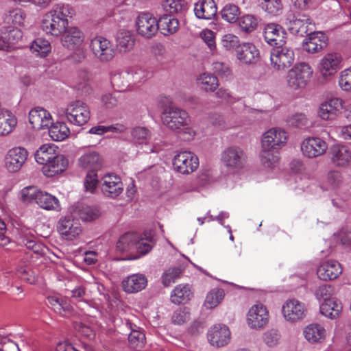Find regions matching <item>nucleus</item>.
I'll return each mask as SVG.
<instances>
[{
	"mask_svg": "<svg viewBox=\"0 0 351 351\" xmlns=\"http://www.w3.org/2000/svg\"><path fill=\"white\" fill-rule=\"evenodd\" d=\"M199 37L212 53L216 51L215 33L213 31L209 29H204L200 32Z\"/></svg>",
	"mask_w": 351,
	"mask_h": 351,
	"instance_id": "59",
	"label": "nucleus"
},
{
	"mask_svg": "<svg viewBox=\"0 0 351 351\" xmlns=\"http://www.w3.org/2000/svg\"><path fill=\"white\" fill-rule=\"evenodd\" d=\"M262 9L269 16H277L283 10L282 0H262Z\"/></svg>",
	"mask_w": 351,
	"mask_h": 351,
	"instance_id": "51",
	"label": "nucleus"
},
{
	"mask_svg": "<svg viewBox=\"0 0 351 351\" xmlns=\"http://www.w3.org/2000/svg\"><path fill=\"white\" fill-rule=\"evenodd\" d=\"M294 60L293 51L285 45L274 47L271 51L270 63L274 70L284 71L289 68Z\"/></svg>",
	"mask_w": 351,
	"mask_h": 351,
	"instance_id": "7",
	"label": "nucleus"
},
{
	"mask_svg": "<svg viewBox=\"0 0 351 351\" xmlns=\"http://www.w3.org/2000/svg\"><path fill=\"white\" fill-rule=\"evenodd\" d=\"M138 34L145 38H152L158 30V21L148 12L140 14L136 21Z\"/></svg>",
	"mask_w": 351,
	"mask_h": 351,
	"instance_id": "18",
	"label": "nucleus"
},
{
	"mask_svg": "<svg viewBox=\"0 0 351 351\" xmlns=\"http://www.w3.org/2000/svg\"><path fill=\"white\" fill-rule=\"evenodd\" d=\"M57 230L62 239L73 241L77 239L82 232L81 224L69 216L61 217L58 221Z\"/></svg>",
	"mask_w": 351,
	"mask_h": 351,
	"instance_id": "11",
	"label": "nucleus"
},
{
	"mask_svg": "<svg viewBox=\"0 0 351 351\" xmlns=\"http://www.w3.org/2000/svg\"><path fill=\"white\" fill-rule=\"evenodd\" d=\"M29 121L34 129L42 130L49 128L53 121V118L49 111L43 108L36 107L29 111Z\"/></svg>",
	"mask_w": 351,
	"mask_h": 351,
	"instance_id": "23",
	"label": "nucleus"
},
{
	"mask_svg": "<svg viewBox=\"0 0 351 351\" xmlns=\"http://www.w3.org/2000/svg\"><path fill=\"white\" fill-rule=\"evenodd\" d=\"M129 344L131 348L135 350H139L145 344V335L138 330H132L128 336Z\"/></svg>",
	"mask_w": 351,
	"mask_h": 351,
	"instance_id": "57",
	"label": "nucleus"
},
{
	"mask_svg": "<svg viewBox=\"0 0 351 351\" xmlns=\"http://www.w3.org/2000/svg\"><path fill=\"white\" fill-rule=\"evenodd\" d=\"M339 85L343 90L351 91V66L340 73Z\"/></svg>",
	"mask_w": 351,
	"mask_h": 351,
	"instance_id": "60",
	"label": "nucleus"
},
{
	"mask_svg": "<svg viewBox=\"0 0 351 351\" xmlns=\"http://www.w3.org/2000/svg\"><path fill=\"white\" fill-rule=\"evenodd\" d=\"M195 16L199 19L210 20L217 12L214 0H199L194 5Z\"/></svg>",
	"mask_w": 351,
	"mask_h": 351,
	"instance_id": "32",
	"label": "nucleus"
},
{
	"mask_svg": "<svg viewBox=\"0 0 351 351\" xmlns=\"http://www.w3.org/2000/svg\"><path fill=\"white\" fill-rule=\"evenodd\" d=\"M286 35L287 34L283 28L278 24H268L264 29L265 41L269 45L274 47L285 45Z\"/></svg>",
	"mask_w": 351,
	"mask_h": 351,
	"instance_id": "28",
	"label": "nucleus"
},
{
	"mask_svg": "<svg viewBox=\"0 0 351 351\" xmlns=\"http://www.w3.org/2000/svg\"><path fill=\"white\" fill-rule=\"evenodd\" d=\"M28 156L27 151L23 147H16L7 152L4 158V165L10 173L18 172L25 163Z\"/></svg>",
	"mask_w": 351,
	"mask_h": 351,
	"instance_id": "15",
	"label": "nucleus"
},
{
	"mask_svg": "<svg viewBox=\"0 0 351 351\" xmlns=\"http://www.w3.org/2000/svg\"><path fill=\"white\" fill-rule=\"evenodd\" d=\"M221 45L226 51L237 49L241 45L239 37L233 34H226L221 39Z\"/></svg>",
	"mask_w": 351,
	"mask_h": 351,
	"instance_id": "56",
	"label": "nucleus"
},
{
	"mask_svg": "<svg viewBox=\"0 0 351 351\" xmlns=\"http://www.w3.org/2000/svg\"><path fill=\"white\" fill-rule=\"evenodd\" d=\"M98 184L97 174L94 171H88L84 179V189L86 192L93 193Z\"/></svg>",
	"mask_w": 351,
	"mask_h": 351,
	"instance_id": "61",
	"label": "nucleus"
},
{
	"mask_svg": "<svg viewBox=\"0 0 351 351\" xmlns=\"http://www.w3.org/2000/svg\"><path fill=\"white\" fill-rule=\"evenodd\" d=\"M342 267L339 263L330 260L322 263L317 269L318 278L324 281L332 280L342 274Z\"/></svg>",
	"mask_w": 351,
	"mask_h": 351,
	"instance_id": "25",
	"label": "nucleus"
},
{
	"mask_svg": "<svg viewBox=\"0 0 351 351\" xmlns=\"http://www.w3.org/2000/svg\"><path fill=\"white\" fill-rule=\"evenodd\" d=\"M197 83L206 91H215L219 86L217 77L210 73H203L197 78Z\"/></svg>",
	"mask_w": 351,
	"mask_h": 351,
	"instance_id": "50",
	"label": "nucleus"
},
{
	"mask_svg": "<svg viewBox=\"0 0 351 351\" xmlns=\"http://www.w3.org/2000/svg\"><path fill=\"white\" fill-rule=\"evenodd\" d=\"M343 311V304L336 298L322 302L319 304V312L322 315L330 319H336L340 317Z\"/></svg>",
	"mask_w": 351,
	"mask_h": 351,
	"instance_id": "33",
	"label": "nucleus"
},
{
	"mask_svg": "<svg viewBox=\"0 0 351 351\" xmlns=\"http://www.w3.org/2000/svg\"><path fill=\"white\" fill-rule=\"evenodd\" d=\"M184 269L180 267H171L164 271L161 276V282L164 287H169L180 278Z\"/></svg>",
	"mask_w": 351,
	"mask_h": 351,
	"instance_id": "48",
	"label": "nucleus"
},
{
	"mask_svg": "<svg viewBox=\"0 0 351 351\" xmlns=\"http://www.w3.org/2000/svg\"><path fill=\"white\" fill-rule=\"evenodd\" d=\"M341 173L337 170L330 171L327 174L326 183L332 189L340 186L342 183Z\"/></svg>",
	"mask_w": 351,
	"mask_h": 351,
	"instance_id": "63",
	"label": "nucleus"
},
{
	"mask_svg": "<svg viewBox=\"0 0 351 351\" xmlns=\"http://www.w3.org/2000/svg\"><path fill=\"white\" fill-rule=\"evenodd\" d=\"M332 289L330 286L324 285L319 286L315 291V297L321 303L332 300Z\"/></svg>",
	"mask_w": 351,
	"mask_h": 351,
	"instance_id": "62",
	"label": "nucleus"
},
{
	"mask_svg": "<svg viewBox=\"0 0 351 351\" xmlns=\"http://www.w3.org/2000/svg\"><path fill=\"white\" fill-rule=\"evenodd\" d=\"M30 51L36 57L45 58L51 51L50 43L43 38H36L30 45Z\"/></svg>",
	"mask_w": 351,
	"mask_h": 351,
	"instance_id": "44",
	"label": "nucleus"
},
{
	"mask_svg": "<svg viewBox=\"0 0 351 351\" xmlns=\"http://www.w3.org/2000/svg\"><path fill=\"white\" fill-rule=\"evenodd\" d=\"M239 26L245 32H252L258 26V19L251 14L244 15L239 21Z\"/></svg>",
	"mask_w": 351,
	"mask_h": 351,
	"instance_id": "58",
	"label": "nucleus"
},
{
	"mask_svg": "<svg viewBox=\"0 0 351 351\" xmlns=\"http://www.w3.org/2000/svg\"><path fill=\"white\" fill-rule=\"evenodd\" d=\"M311 66L305 62L295 64L287 73L286 82L287 86L293 90L304 88L313 75Z\"/></svg>",
	"mask_w": 351,
	"mask_h": 351,
	"instance_id": "4",
	"label": "nucleus"
},
{
	"mask_svg": "<svg viewBox=\"0 0 351 351\" xmlns=\"http://www.w3.org/2000/svg\"><path fill=\"white\" fill-rule=\"evenodd\" d=\"M342 58L340 54L330 52L326 53L317 64V71L324 80L334 76L341 68Z\"/></svg>",
	"mask_w": 351,
	"mask_h": 351,
	"instance_id": "9",
	"label": "nucleus"
},
{
	"mask_svg": "<svg viewBox=\"0 0 351 351\" xmlns=\"http://www.w3.org/2000/svg\"><path fill=\"white\" fill-rule=\"evenodd\" d=\"M315 24L312 19L304 14L298 15L294 16L292 20L289 21V28L294 33L300 34L303 36L304 34H308L313 31Z\"/></svg>",
	"mask_w": 351,
	"mask_h": 351,
	"instance_id": "30",
	"label": "nucleus"
},
{
	"mask_svg": "<svg viewBox=\"0 0 351 351\" xmlns=\"http://www.w3.org/2000/svg\"><path fill=\"white\" fill-rule=\"evenodd\" d=\"M130 134L132 141L138 145L147 144L151 137V132L143 126L133 128Z\"/></svg>",
	"mask_w": 351,
	"mask_h": 351,
	"instance_id": "49",
	"label": "nucleus"
},
{
	"mask_svg": "<svg viewBox=\"0 0 351 351\" xmlns=\"http://www.w3.org/2000/svg\"><path fill=\"white\" fill-rule=\"evenodd\" d=\"M89 48L95 58L102 62L112 60L116 54L111 42L101 36L93 38L90 41Z\"/></svg>",
	"mask_w": 351,
	"mask_h": 351,
	"instance_id": "6",
	"label": "nucleus"
},
{
	"mask_svg": "<svg viewBox=\"0 0 351 351\" xmlns=\"http://www.w3.org/2000/svg\"><path fill=\"white\" fill-rule=\"evenodd\" d=\"M136 242H137V233H125L119 239L117 250L121 252L129 253L134 256Z\"/></svg>",
	"mask_w": 351,
	"mask_h": 351,
	"instance_id": "39",
	"label": "nucleus"
},
{
	"mask_svg": "<svg viewBox=\"0 0 351 351\" xmlns=\"http://www.w3.org/2000/svg\"><path fill=\"white\" fill-rule=\"evenodd\" d=\"M40 190L35 186L24 187L20 191V199L24 204L36 203Z\"/></svg>",
	"mask_w": 351,
	"mask_h": 351,
	"instance_id": "53",
	"label": "nucleus"
},
{
	"mask_svg": "<svg viewBox=\"0 0 351 351\" xmlns=\"http://www.w3.org/2000/svg\"><path fill=\"white\" fill-rule=\"evenodd\" d=\"M304 339L311 344L323 342L327 335L326 330L321 324L311 323L306 326L302 330Z\"/></svg>",
	"mask_w": 351,
	"mask_h": 351,
	"instance_id": "29",
	"label": "nucleus"
},
{
	"mask_svg": "<svg viewBox=\"0 0 351 351\" xmlns=\"http://www.w3.org/2000/svg\"><path fill=\"white\" fill-rule=\"evenodd\" d=\"M328 156L331 163L335 167L345 168L351 165V149L347 145H332L329 149Z\"/></svg>",
	"mask_w": 351,
	"mask_h": 351,
	"instance_id": "17",
	"label": "nucleus"
},
{
	"mask_svg": "<svg viewBox=\"0 0 351 351\" xmlns=\"http://www.w3.org/2000/svg\"><path fill=\"white\" fill-rule=\"evenodd\" d=\"M199 166L197 156L191 152L184 151L176 154L173 159L175 171L182 174H189L195 171Z\"/></svg>",
	"mask_w": 351,
	"mask_h": 351,
	"instance_id": "8",
	"label": "nucleus"
},
{
	"mask_svg": "<svg viewBox=\"0 0 351 351\" xmlns=\"http://www.w3.org/2000/svg\"><path fill=\"white\" fill-rule=\"evenodd\" d=\"M193 296L191 286L189 284H179L176 286L170 293V300L174 304H186Z\"/></svg>",
	"mask_w": 351,
	"mask_h": 351,
	"instance_id": "34",
	"label": "nucleus"
},
{
	"mask_svg": "<svg viewBox=\"0 0 351 351\" xmlns=\"http://www.w3.org/2000/svg\"><path fill=\"white\" fill-rule=\"evenodd\" d=\"M48 303L51 306L52 309L61 315L70 311L69 305L57 295H51L47 298Z\"/></svg>",
	"mask_w": 351,
	"mask_h": 351,
	"instance_id": "54",
	"label": "nucleus"
},
{
	"mask_svg": "<svg viewBox=\"0 0 351 351\" xmlns=\"http://www.w3.org/2000/svg\"><path fill=\"white\" fill-rule=\"evenodd\" d=\"M101 190L106 197L116 198L123 191L121 178L114 173L105 175L101 180Z\"/></svg>",
	"mask_w": 351,
	"mask_h": 351,
	"instance_id": "19",
	"label": "nucleus"
},
{
	"mask_svg": "<svg viewBox=\"0 0 351 351\" xmlns=\"http://www.w3.org/2000/svg\"><path fill=\"white\" fill-rule=\"evenodd\" d=\"M26 19L25 12L20 8L10 9L3 17V23L8 25L24 26Z\"/></svg>",
	"mask_w": 351,
	"mask_h": 351,
	"instance_id": "41",
	"label": "nucleus"
},
{
	"mask_svg": "<svg viewBox=\"0 0 351 351\" xmlns=\"http://www.w3.org/2000/svg\"><path fill=\"white\" fill-rule=\"evenodd\" d=\"M147 284V280L144 274H135L123 280L122 287L125 292L134 293L144 289Z\"/></svg>",
	"mask_w": 351,
	"mask_h": 351,
	"instance_id": "31",
	"label": "nucleus"
},
{
	"mask_svg": "<svg viewBox=\"0 0 351 351\" xmlns=\"http://www.w3.org/2000/svg\"><path fill=\"white\" fill-rule=\"evenodd\" d=\"M343 101L338 97H332L322 102L318 108L317 114L324 121H334L341 114Z\"/></svg>",
	"mask_w": 351,
	"mask_h": 351,
	"instance_id": "16",
	"label": "nucleus"
},
{
	"mask_svg": "<svg viewBox=\"0 0 351 351\" xmlns=\"http://www.w3.org/2000/svg\"><path fill=\"white\" fill-rule=\"evenodd\" d=\"M282 313L287 322L293 324L305 317L306 308L303 302L296 299H291L283 304Z\"/></svg>",
	"mask_w": 351,
	"mask_h": 351,
	"instance_id": "14",
	"label": "nucleus"
},
{
	"mask_svg": "<svg viewBox=\"0 0 351 351\" xmlns=\"http://www.w3.org/2000/svg\"><path fill=\"white\" fill-rule=\"evenodd\" d=\"M60 154L59 148L53 143L42 145L36 152L34 157L37 163L44 167Z\"/></svg>",
	"mask_w": 351,
	"mask_h": 351,
	"instance_id": "35",
	"label": "nucleus"
},
{
	"mask_svg": "<svg viewBox=\"0 0 351 351\" xmlns=\"http://www.w3.org/2000/svg\"><path fill=\"white\" fill-rule=\"evenodd\" d=\"M224 296L225 293L222 289H213L207 293L204 305L208 309L214 308L221 302Z\"/></svg>",
	"mask_w": 351,
	"mask_h": 351,
	"instance_id": "47",
	"label": "nucleus"
},
{
	"mask_svg": "<svg viewBox=\"0 0 351 351\" xmlns=\"http://www.w3.org/2000/svg\"><path fill=\"white\" fill-rule=\"evenodd\" d=\"M78 165L82 169L96 172L102 166V158L96 152H86L78 159Z\"/></svg>",
	"mask_w": 351,
	"mask_h": 351,
	"instance_id": "37",
	"label": "nucleus"
},
{
	"mask_svg": "<svg viewBox=\"0 0 351 351\" xmlns=\"http://www.w3.org/2000/svg\"><path fill=\"white\" fill-rule=\"evenodd\" d=\"M300 149L304 157L315 158L326 154L328 144L321 138L308 137L302 141Z\"/></svg>",
	"mask_w": 351,
	"mask_h": 351,
	"instance_id": "12",
	"label": "nucleus"
},
{
	"mask_svg": "<svg viewBox=\"0 0 351 351\" xmlns=\"http://www.w3.org/2000/svg\"><path fill=\"white\" fill-rule=\"evenodd\" d=\"M58 114L64 117L71 124L82 126L90 119V111L86 103L76 100L70 102L66 106L61 108L58 111Z\"/></svg>",
	"mask_w": 351,
	"mask_h": 351,
	"instance_id": "2",
	"label": "nucleus"
},
{
	"mask_svg": "<svg viewBox=\"0 0 351 351\" xmlns=\"http://www.w3.org/2000/svg\"><path fill=\"white\" fill-rule=\"evenodd\" d=\"M36 204L47 211L60 212L62 210L60 202L57 197L41 190Z\"/></svg>",
	"mask_w": 351,
	"mask_h": 351,
	"instance_id": "36",
	"label": "nucleus"
},
{
	"mask_svg": "<svg viewBox=\"0 0 351 351\" xmlns=\"http://www.w3.org/2000/svg\"><path fill=\"white\" fill-rule=\"evenodd\" d=\"M130 69L132 74L131 77L133 78L132 85H133V88H134L138 87L146 80L147 73L145 70L140 68H132Z\"/></svg>",
	"mask_w": 351,
	"mask_h": 351,
	"instance_id": "64",
	"label": "nucleus"
},
{
	"mask_svg": "<svg viewBox=\"0 0 351 351\" xmlns=\"http://www.w3.org/2000/svg\"><path fill=\"white\" fill-rule=\"evenodd\" d=\"M259 51L251 43H243L236 49V56L243 64H252L259 60Z\"/></svg>",
	"mask_w": 351,
	"mask_h": 351,
	"instance_id": "21",
	"label": "nucleus"
},
{
	"mask_svg": "<svg viewBox=\"0 0 351 351\" xmlns=\"http://www.w3.org/2000/svg\"><path fill=\"white\" fill-rule=\"evenodd\" d=\"M129 77L125 71L113 72L110 76V82L114 89L120 92L130 90L129 84L127 82Z\"/></svg>",
	"mask_w": 351,
	"mask_h": 351,
	"instance_id": "46",
	"label": "nucleus"
},
{
	"mask_svg": "<svg viewBox=\"0 0 351 351\" xmlns=\"http://www.w3.org/2000/svg\"><path fill=\"white\" fill-rule=\"evenodd\" d=\"M288 138V133L280 128H272L263 134L261 160L264 166L272 167L278 162V152L287 145Z\"/></svg>",
	"mask_w": 351,
	"mask_h": 351,
	"instance_id": "1",
	"label": "nucleus"
},
{
	"mask_svg": "<svg viewBox=\"0 0 351 351\" xmlns=\"http://www.w3.org/2000/svg\"><path fill=\"white\" fill-rule=\"evenodd\" d=\"M49 136L53 141H62L70 135V129L64 122L51 123L49 126Z\"/></svg>",
	"mask_w": 351,
	"mask_h": 351,
	"instance_id": "40",
	"label": "nucleus"
},
{
	"mask_svg": "<svg viewBox=\"0 0 351 351\" xmlns=\"http://www.w3.org/2000/svg\"><path fill=\"white\" fill-rule=\"evenodd\" d=\"M69 20L61 19L46 13L41 22V28L46 34L56 38L62 36L69 27Z\"/></svg>",
	"mask_w": 351,
	"mask_h": 351,
	"instance_id": "13",
	"label": "nucleus"
},
{
	"mask_svg": "<svg viewBox=\"0 0 351 351\" xmlns=\"http://www.w3.org/2000/svg\"><path fill=\"white\" fill-rule=\"evenodd\" d=\"M63 47L69 49H75L84 44V34L77 27L69 26L60 39Z\"/></svg>",
	"mask_w": 351,
	"mask_h": 351,
	"instance_id": "27",
	"label": "nucleus"
},
{
	"mask_svg": "<svg viewBox=\"0 0 351 351\" xmlns=\"http://www.w3.org/2000/svg\"><path fill=\"white\" fill-rule=\"evenodd\" d=\"M161 121L168 129L180 132L183 126L191 123V118L186 111L170 104L163 108Z\"/></svg>",
	"mask_w": 351,
	"mask_h": 351,
	"instance_id": "3",
	"label": "nucleus"
},
{
	"mask_svg": "<svg viewBox=\"0 0 351 351\" xmlns=\"http://www.w3.org/2000/svg\"><path fill=\"white\" fill-rule=\"evenodd\" d=\"M155 242L151 234L140 235L137 234V242H136L133 259H136L145 255L151 251Z\"/></svg>",
	"mask_w": 351,
	"mask_h": 351,
	"instance_id": "38",
	"label": "nucleus"
},
{
	"mask_svg": "<svg viewBox=\"0 0 351 351\" xmlns=\"http://www.w3.org/2000/svg\"><path fill=\"white\" fill-rule=\"evenodd\" d=\"M163 9L170 14L182 12L185 8L184 0H163Z\"/></svg>",
	"mask_w": 351,
	"mask_h": 351,
	"instance_id": "55",
	"label": "nucleus"
},
{
	"mask_svg": "<svg viewBox=\"0 0 351 351\" xmlns=\"http://www.w3.org/2000/svg\"><path fill=\"white\" fill-rule=\"evenodd\" d=\"M71 213L73 217H78L83 221H92L101 215V212L98 207L79 202L71 206Z\"/></svg>",
	"mask_w": 351,
	"mask_h": 351,
	"instance_id": "24",
	"label": "nucleus"
},
{
	"mask_svg": "<svg viewBox=\"0 0 351 351\" xmlns=\"http://www.w3.org/2000/svg\"><path fill=\"white\" fill-rule=\"evenodd\" d=\"M239 15V8L234 4L228 3L221 10V18L230 23L236 22Z\"/></svg>",
	"mask_w": 351,
	"mask_h": 351,
	"instance_id": "52",
	"label": "nucleus"
},
{
	"mask_svg": "<svg viewBox=\"0 0 351 351\" xmlns=\"http://www.w3.org/2000/svg\"><path fill=\"white\" fill-rule=\"evenodd\" d=\"M269 318V314L267 308L262 303L257 302L249 308L246 322L250 328L261 329L268 324Z\"/></svg>",
	"mask_w": 351,
	"mask_h": 351,
	"instance_id": "10",
	"label": "nucleus"
},
{
	"mask_svg": "<svg viewBox=\"0 0 351 351\" xmlns=\"http://www.w3.org/2000/svg\"><path fill=\"white\" fill-rule=\"evenodd\" d=\"M230 339L231 332L228 327L225 325H215L208 332V341L213 346H225L229 343Z\"/></svg>",
	"mask_w": 351,
	"mask_h": 351,
	"instance_id": "20",
	"label": "nucleus"
},
{
	"mask_svg": "<svg viewBox=\"0 0 351 351\" xmlns=\"http://www.w3.org/2000/svg\"><path fill=\"white\" fill-rule=\"evenodd\" d=\"M246 154L239 147L230 146L226 148L221 154V164L230 171H239L245 166Z\"/></svg>",
	"mask_w": 351,
	"mask_h": 351,
	"instance_id": "5",
	"label": "nucleus"
},
{
	"mask_svg": "<svg viewBox=\"0 0 351 351\" xmlns=\"http://www.w3.org/2000/svg\"><path fill=\"white\" fill-rule=\"evenodd\" d=\"M116 41L120 51L125 53L132 50L135 43V39L130 32L125 30H121L117 33Z\"/></svg>",
	"mask_w": 351,
	"mask_h": 351,
	"instance_id": "43",
	"label": "nucleus"
},
{
	"mask_svg": "<svg viewBox=\"0 0 351 351\" xmlns=\"http://www.w3.org/2000/svg\"><path fill=\"white\" fill-rule=\"evenodd\" d=\"M328 38L322 32H311L303 43L304 49L310 53L321 51L327 45Z\"/></svg>",
	"mask_w": 351,
	"mask_h": 351,
	"instance_id": "22",
	"label": "nucleus"
},
{
	"mask_svg": "<svg viewBox=\"0 0 351 351\" xmlns=\"http://www.w3.org/2000/svg\"><path fill=\"white\" fill-rule=\"evenodd\" d=\"M47 13L61 19L68 20V18H72L75 14V11L70 4L60 3L54 5L53 8Z\"/></svg>",
	"mask_w": 351,
	"mask_h": 351,
	"instance_id": "45",
	"label": "nucleus"
},
{
	"mask_svg": "<svg viewBox=\"0 0 351 351\" xmlns=\"http://www.w3.org/2000/svg\"><path fill=\"white\" fill-rule=\"evenodd\" d=\"M68 167V158L60 153L53 160L42 167V172L46 177L51 178L63 173Z\"/></svg>",
	"mask_w": 351,
	"mask_h": 351,
	"instance_id": "26",
	"label": "nucleus"
},
{
	"mask_svg": "<svg viewBox=\"0 0 351 351\" xmlns=\"http://www.w3.org/2000/svg\"><path fill=\"white\" fill-rule=\"evenodd\" d=\"M158 29L165 36L175 34L179 29V21L171 15L164 14L158 21Z\"/></svg>",
	"mask_w": 351,
	"mask_h": 351,
	"instance_id": "42",
	"label": "nucleus"
}]
</instances>
